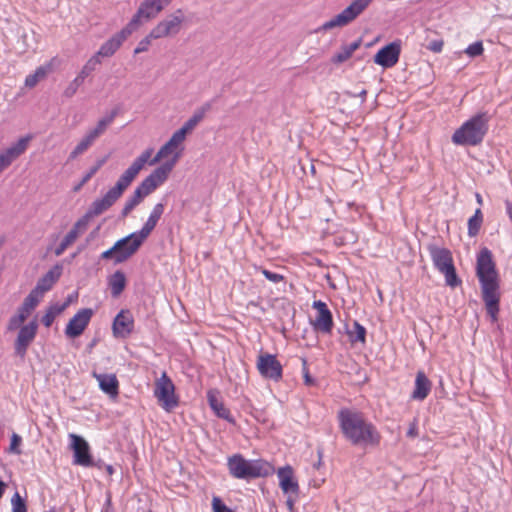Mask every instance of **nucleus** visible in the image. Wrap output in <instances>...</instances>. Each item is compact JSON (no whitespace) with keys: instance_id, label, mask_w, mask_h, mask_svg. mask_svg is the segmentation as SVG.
Instances as JSON below:
<instances>
[{"instance_id":"61","label":"nucleus","mask_w":512,"mask_h":512,"mask_svg":"<svg viewBox=\"0 0 512 512\" xmlns=\"http://www.w3.org/2000/svg\"><path fill=\"white\" fill-rule=\"evenodd\" d=\"M106 464H104V462L102 460H98V461H94L93 460V464L91 467H96L98 469H103L105 467Z\"/></svg>"},{"instance_id":"27","label":"nucleus","mask_w":512,"mask_h":512,"mask_svg":"<svg viewBox=\"0 0 512 512\" xmlns=\"http://www.w3.org/2000/svg\"><path fill=\"white\" fill-rule=\"evenodd\" d=\"M207 400L210 408L219 418H222L232 424L235 423V419L232 417L230 410L225 407L221 400H219L216 391H208Z\"/></svg>"},{"instance_id":"32","label":"nucleus","mask_w":512,"mask_h":512,"mask_svg":"<svg viewBox=\"0 0 512 512\" xmlns=\"http://www.w3.org/2000/svg\"><path fill=\"white\" fill-rule=\"evenodd\" d=\"M88 221L87 217H81L79 218L71 228V230L65 235L63 238V241H65L67 244L72 245L77 238L83 234L88 227Z\"/></svg>"},{"instance_id":"62","label":"nucleus","mask_w":512,"mask_h":512,"mask_svg":"<svg viewBox=\"0 0 512 512\" xmlns=\"http://www.w3.org/2000/svg\"><path fill=\"white\" fill-rule=\"evenodd\" d=\"M85 184H86V182H84V181L81 179V181H80L77 185H75V186H74L73 191H74V192H78V191H80V189H81Z\"/></svg>"},{"instance_id":"59","label":"nucleus","mask_w":512,"mask_h":512,"mask_svg":"<svg viewBox=\"0 0 512 512\" xmlns=\"http://www.w3.org/2000/svg\"><path fill=\"white\" fill-rule=\"evenodd\" d=\"M286 495H287L286 505L290 511H293L295 501L298 497H295L294 495H291V494H286Z\"/></svg>"},{"instance_id":"3","label":"nucleus","mask_w":512,"mask_h":512,"mask_svg":"<svg viewBox=\"0 0 512 512\" xmlns=\"http://www.w3.org/2000/svg\"><path fill=\"white\" fill-rule=\"evenodd\" d=\"M153 153L152 148L143 151L133 163L123 172L116 184L110 188L103 197L94 200L83 217H87V221L95 216H99L107 211L122 196L124 191L131 185L139 172L143 169L146 162Z\"/></svg>"},{"instance_id":"12","label":"nucleus","mask_w":512,"mask_h":512,"mask_svg":"<svg viewBox=\"0 0 512 512\" xmlns=\"http://www.w3.org/2000/svg\"><path fill=\"white\" fill-rule=\"evenodd\" d=\"M145 242L136 232H133L114 244H120V247L116 251V265L121 264L130 259Z\"/></svg>"},{"instance_id":"54","label":"nucleus","mask_w":512,"mask_h":512,"mask_svg":"<svg viewBox=\"0 0 512 512\" xmlns=\"http://www.w3.org/2000/svg\"><path fill=\"white\" fill-rule=\"evenodd\" d=\"M262 273L266 279H268L274 283H278L283 280V276L278 273H274V272L266 270V269H263Z\"/></svg>"},{"instance_id":"7","label":"nucleus","mask_w":512,"mask_h":512,"mask_svg":"<svg viewBox=\"0 0 512 512\" xmlns=\"http://www.w3.org/2000/svg\"><path fill=\"white\" fill-rule=\"evenodd\" d=\"M185 137L180 134L178 131H175L170 139L158 150L156 155L152 159H148L146 163L149 165H155L162 159L167 158L168 156L172 155V158L170 160L165 161L162 163L158 168H167V178L169 177L171 171L175 167L176 163L180 159L182 152H183V142L185 141Z\"/></svg>"},{"instance_id":"34","label":"nucleus","mask_w":512,"mask_h":512,"mask_svg":"<svg viewBox=\"0 0 512 512\" xmlns=\"http://www.w3.org/2000/svg\"><path fill=\"white\" fill-rule=\"evenodd\" d=\"M52 70V66L50 63L46 65L39 66L33 74H30L25 79V86L29 88H33L37 85V83L44 79L48 73Z\"/></svg>"},{"instance_id":"19","label":"nucleus","mask_w":512,"mask_h":512,"mask_svg":"<svg viewBox=\"0 0 512 512\" xmlns=\"http://www.w3.org/2000/svg\"><path fill=\"white\" fill-rule=\"evenodd\" d=\"M71 446L74 452L73 463L84 467H91L93 459L90 454V447L86 440L76 434L69 435Z\"/></svg>"},{"instance_id":"30","label":"nucleus","mask_w":512,"mask_h":512,"mask_svg":"<svg viewBox=\"0 0 512 512\" xmlns=\"http://www.w3.org/2000/svg\"><path fill=\"white\" fill-rule=\"evenodd\" d=\"M361 43L362 40L357 39L348 45L341 46L340 50L332 56L331 62L336 65L344 63L351 58L353 53L361 46Z\"/></svg>"},{"instance_id":"1","label":"nucleus","mask_w":512,"mask_h":512,"mask_svg":"<svg viewBox=\"0 0 512 512\" xmlns=\"http://www.w3.org/2000/svg\"><path fill=\"white\" fill-rule=\"evenodd\" d=\"M337 418L344 438L353 446L366 448L380 444L381 434L362 412L342 408L338 411Z\"/></svg>"},{"instance_id":"14","label":"nucleus","mask_w":512,"mask_h":512,"mask_svg":"<svg viewBox=\"0 0 512 512\" xmlns=\"http://www.w3.org/2000/svg\"><path fill=\"white\" fill-rule=\"evenodd\" d=\"M159 14L157 7L152 3V0H143L136 13L127 23V26L132 32H135L143 23L155 19Z\"/></svg>"},{"instance_id":"16","label":"nucleus","mask_w":512,"mask_h":512,"mask_svg":"<svg viewBox=\"0 0 512 512\" xmlns=\"http://www.w3.org/2000/svg\"><path fill=\"white\" fill-rule=\"evenodd\" d=\"M401 54V41H393L382 47L374 56V62L383 68L395 66Z\"/></svg>"},{"instance_id":"43","label":"nucleus","mask_w":512,"mask_h":512,"mask_svg":"<svg viewBox=\"0 0 512 512\" xmlns=\"http://www.w3.org/2000/svg\"><path fill=\"white\" fill-rule=\"evenodd\" d=\"M84 81L76 76L64 89L63 97L70 99L72 98L78 91L79 87L82 86Z\"/></svg>"},{"instance_id":"46","label":"nucleus","mask_w":512,"mask_h":512,"mask_svg":"<svg viewBox=\"0 0 512 512\" xmlns=\"http://www.w3.org/2000/svg\"><path fill=\"white\" fill-rule=\"evenodd\" d=\"M107 157L99 159L96 161L95 165H93L82 177L84 182H88L98 171L99 169L106 163Z\"/></svg>"},{"instance_id":"39","label":"nucleus","mask_w":512,"mask_h":512,"mask_svg":"<svg viewBox=\"0 0 512 512\" xmlns=\"http://www.w3.org/2000/svg\"><path fill=\"white\" fill-rule=\"evenodd\" d=\"M117 115V111L113 110L109 115L101 118L96 126L91 129L92 133L99 138L108 128V126L114 121Z\"/></svg>"},{"instance_id":"2","label":"nucleus","mask_w":512,"mask_h":512,"mask_svg":"<svg viewBox=\"0 0 512 512\" xmlns=\"http://www.w3.org/2000/svg\"><path fill=\"white\" fill-rule=\"evenodd\" d=\"M476 275L488 315L496 321L500 310V284L492 252L483 247L477 255Z\"/></svg>"},{"instance_id":"63","label":"nucleus","mask_w":512,"mask_h":512,"mask_svg":"<svg viewBox=\"0 0 512 512\" xmlns=\"http://www.w3.org/2000/svg\"><path fill=\"white\" fill-rule=\"evenodd\" d=\"M304 379H305V383L307 385H311L313 384V379L310 377V375L308 374V372L305 373V376H304Z\"/></svg>"},{"instance_id":"15","label":"nucleus","mask_w":512,"mask_h":512,"mask_svg":"<svg viewBox=\"0 0 512 512\" xmlns=\"http://www.w3.org/2000/svg\"><path fill=\"white\" fill-rule=\"evenodd\" d=\"M132 33L133 32L126 25L119 32L115 33L112 37L105 41L100 46L99 50L94 54V56H97V59H100V57H112Z\"/></svg>"},{"instance_id":"52","label":"nucleus","mask_w":512,"mask_h":512,"mask_svg":"<svg viewBox=\"0 0 512 512\" xmlns=\"http://www.w3.org/2000/svg\"><path fill=\"white\" fill-rule=\"evenodd\" d=\"M120 247V244H114L110 249L104 251L102 254H101V259H104V260H113L114 264H116V251L118 250V248Z\"/></svg>"},{"instance_id":"58","label":"nucleus","mask_w":512,"mask_h":512,"mask_svg":"<svg viewBox=\"0 0 512 512\" xmlns=\"http://www.w3.org/2000/svg\"><path fill=\"white\" fill-rule=\"evenodd\" d=\"M70 245L67 244L65 241H61V243L56 247L55 249V255L60 256L64 253V251L69 247Z\"/></svg>"},{"instance_id":"48","label":"nucleus","mask_w":512,"mask_h":512,"mask_svg":"<svg viewBox=\"0 0 512 512\" xmlns=\"http://www.w3.org/2000/svg\"><path fill=\"white\" fill-rule=\"evenodd\" d=\"M483 51V45L480 41L470 44L465 50V52L471 57L479 56L483 53Z\"/></svg>"},{"instance_id":"24","label":"nucleus","mask_w":512,"mask_h":512,"mask_svg":"<svg viewBox=\"0 0 512 512\" xmlns=\"http://www.w3.org/2000/svg\"><path fill=\"white\" fill-rule=\"evenodd\" d=\"M63 268L61 265H54L47 273H45L39 280L37 281L36 286L33 288L35 293L37 292L42 297L43 295L50 291L55 283L59 280L62 275Z\"/></svg>"},{"instance_id":"31","label":"nucleus","mask_w":512,"mask_h":512,"mask_svg":"<svg viewBox=\"0 0 512 512\" xmlns=\"http://www.w3.org/2000/svg\"><path fill=\"white\" fill-rule=\"evenodd\" d=\"M108 285L113 297H118L126 286V277L122 271H115L108 279Z\"/></svg>"},{"instance_id":"50","label":"nucleus","mask_w":512,"mask_h":512,"mask_svg":"<svg viewBox=\"0 0 512 512\" xmlns=\"http://www.w3.org/2000/svg\"><path fill=\"white\" fill-rule=\"evenodd\" d=\"M212 509L214 512H232V510L227 507L219 497H213L212 499Z\"/></svg>"},{"instance_id":"38","label":"nucleus","mask_w":512,"mask_h":512,"mask_svg":"<svg viewBox=\"0 0 512 512\" xmlns=\"http://www.w3.org/2000/svg\"><path fill=\"white\" fill-rule=\"evenodd\" d=\"M117 115V111L113 110L109 115L101 118L96 126L91 129L92 133L99 138L108 128V126L114 121Z\"/></svg>"},{"instance_id":"47","label":"nucleus","mask_w":512,"mask_h":512,"mask_svg":"<svg viewBox=\"0 0 512 512\" xmlns=\"http://www.w3.org/2000/svg\"><path fill=\"white\" fill-rule=\"evenodd\" d=\"M155 40L154 37H151V31L147 36H145L140 42L138 43L137 47L134 49V54H140L142 52H146L149 49V46L151 45V41Z\"/></svg>"},{"instance_id":"57","label":"nucleus","mask_w":512,"mask_h":512,"mask_svg":"<svg viewBox=\"0 0 512 512\" xmlns=\"http://www.w3.org/2000/svg\"><path fill=\"white\" fill-rule=\"evenodd\" d=\"M32 311H30L27 307L23 306L22 304L19 306L17 310V316H21L23 320H26L28 316L31 314Z\"/></svg>"},{"instance_id":"9","label":"nucleus","mask_w":512,"mask_h":512,"mask_svg":"<svg viewBox=\"0 0 512 512\" xmlns=\"http://www.w3.org/2000/svg\"><path fill=\"white\" fill-rule=\"evenodd\" d=\"M185 20L182 9H177L174 13L169 14L164 19L159 21L151 29V37L154 39H161L176 36L182 28Z\"/></svg>"},{"instance_id":"56","label":"nucleus","mask_w":512,"mask_h":512,"mask_svg":"<svg viewBox=\"0 0 512 512\" xmlns=\"http://www.w3.org/2000/svg\"><path fill=\"white\" fill-rule=\"evenodd\" d=\"M173 0H152V3L157 7L159 13H161L166 7H168Z\"/></svg>"},{"instance_id":"44","label":"nucleus","mask_w":512,"mask_h":512,"mask_svg":"<svg viewBox=\"0 0 512 512\" xmlns=\"http://www.w3.org/2000/svg\"><path fill=\"white\" fill-rule=\"evenodd\" d=\"M42 296L32 289L30 293L25 297L22 305L27 307L30 311H33L41 301Z\"/></svg>"},{"instance_id":"13","label":"nucleus","mask_w":512,"mask_h":512,"mask_svg":"<svg viewBox=\"0 0 512 512\" xmlns=\"http://www.w3.org/2000/svg\"><path fill=\"white\" fill-rule=\"evenodd\" d=\"M38 324L36 320H32L19 329L17 338L14 343V351L17 356L24 358L29 345L36 337Z\"/></svg>"},{"instance_id":"4","label":"nucleus","mask_w":512,"mask_h":512,"mask_svg":"<svg viewBox=\"0 0 512 512\" xmlns=\"http://www.w3.org/2000/svg\"><path fill=\"white\" fill-rule=\"evenodd\" d=\"M490 116L480 112L464 122L452 135V142L461 146L480 144L488 132Z\"/></svg>"},{"instance_id":"55","label":"nucleus","mask_w":512,"mask_h":512,"mask_svg":"<svg viewBox=\"0 0 512 512\" xmlns=\"http://www.w3.org/2000/svg\"><path fill=\"white\" fill-rule=\"evenodd\" d=\"M406 435L410 438H415L418 436V421L416 418L409 424Z\"/></svg>"},{"instance_id":"6","label":"nucleus","mask_w":512,"mask_h":512,"mask_svg":"<svg viewBox=\"0 0 512 512\" xmlns=\"http://www.w3.org/2000/svg\"><path fill=\"white\" fill-rule=\"evenodd\" d=\"M166 173L167 168H156L146 178H144L142 182L135 188L132 195L126 199L121 211V216L123 218L127 217L130 212L137 205H139L146 196L151 194L160 185H162L167 180Z\"/></svg>"},{"instance_id":"29","label":"nucleus","mask_w":512,"mask_h":512,"mask_svg":"<svg viewBox=\"0 0 512 512\" xmlns=\"http://www.w3.org/2000/svg\"><path fill=\"white\" fill-rule=\"evenodd\" d=\"M97 379L100 389L111 397H116L119 393V382L114 374L93 373Z\"/></svg>"},{"instance_id":"49","label":"nucleus","mask_w":512,"mask_h":512,"mask_svg":"<svg viewBox=\"0 0 512 512\" xmlns=\"http://www.w3.org/2000/svg\"><path fill=\"white\" fill-rule=\"evenodd\" d=\"M21 442H22L21 436H19L16 433H13L11 436V442H10V447H9L10 452L17 454V455L21 454V450L19 449V445L21 444Z\"/></svg>"},{"instance_id":"25","label":"nucleus","mask_w":512,"mask_h":512,"mask_svg":"<svg viewBox=\"0 0 512 512\" xmlns=\"http://www.w3.org/2000/svg\"><path fill=\"white\" fill-rule=\"evenodd\" d=\"M163 213H164V204L157 203L153 207L147 221L144 223L142 228L139 231H137L136 233L141 238L146 240L149 237V235L152 233V231L155 229V227L157 226V223L160 220V218L162 217Z\"/></svg>"},{"instance_id":"60","label":"nucleus","mask_w":512,"mask_h":512,"mask_svg":"<svg viewBox=\"0 0 512 512\" xmlns=\"http://www.w3.org/2000/svg\"><path fill=\"white\" fill-rule=\"evenodd\" d=\"M506 212L509 216L510 221L512 222V203L509 201H506Z\"/></svg>"},{"instance_id":"10","label":"nucleus","mask_w":512,"mask_h":512,"mask_svg":"<svg viewBox=\"0 0 512 512\" xmlns=\"http://www.w3.org/2000/svg\"><path fill=\"white\" fill-rule=\"evenodd\" d=\"M154 395L166 411H171L178 406V399L175 395V386L166 372L155 383Z\"/></svg>"},{"instance_id":"35","label":"nucleus","mask_w":512,"mask_h":512,"mask_svg":"<svg viewBox=\"0 0 512 512\" xmlns=\"http://www.w3.org/2000/svg\"><path fill=\"white\" fill-rule=\"evenodd\" d=\"M68 307V302L63 304H53L48 307L41 321L45 327H50L57 315L62 313Z\"/></svg>"},{"instance_id":"18","label":"nucleus","mask_w":512,"mask_h":512,"mask_svg":"<svg viewBox=\"0 0 512 512\" xmlns=\"http://www.w3.org/2000/svg\"><path fill=\"white\" fill-rule=\"evenodd\" d=\"M31 136L27 135L18 139L10 147L0 153V173L8 168L27 149Z\"/></svg>"},{"instance_id":"64","label":"nucleus","mask_w":512,"mask_h":512,"mask_svg":"<svg viewBox=\"0 0 512 512\" xmlns=\"http://www.w3.org/2000/svg\"><path fill=\"white\" fill-rule=\"evenodd\" d=\"M104 469L106 470L107 474L108 475H113L114 473V468L112 465H105Z\"/></svg>"},{"instance_id":"5","label":"nucleus","mask_w":512,"mask_h":512,"mask_svg":"<svg viewBox=\"0 0 512 512\" xmlns=\"http://www.w3.org/2000/svg\"><path fill=\"white\" fill-rule=\"evenodd\" d=\"M227 467L232 477L250 480L267 477L273 471L270 464L262 460H247L241 454H234L227 460Z\"/></svg>"},{"instance_id":"37","label":"nucleus","mask_w":512,"mask_h":512,"mask_svg":"<svg viewBox=\"0 0 512 512\" xmlns=\"http://www.w3.org/2000/svg\"><path fill=\"white\" fill-rule=\"evenodd\" d=\"M117 115V111L113 110L109 115L101 118L96 126L91 129L92 133L99 138L108 128V126L114 121Z\"/></svg>"},{"instance_id":"17","label":"nucleus","mask_w":512,"mask_h":512,"mask_svg":"<svg viewBox=\"0 0 512 512\" xmlns=\"http://www.w3.org/2000/svg\"><path fill=\"white\" fill-rule=\"evenodd\" d=\"M93 316V310L91 308L80 309L68 322L65 328V335L68 338L79 337Z\"/></svg>"},{"instance_id":"36","label":"nucleus","mask_w":512,"mask_h":512,"mask_svg":"<svg viewBox=\"0 0 512 512\" xmlns=\"http://www.w3.org/2000/svg\"><path fill=\"white\" fill-rule=\"evenodd\" d=\"M483 222V214L480 208L476 209L474 215L468 220V235L475 237L481 228Z\"/></svg>"},{"instance_id":"26","label":"nucleus","mask_w":512,"mask_h":512,"mask_svg":"<svg viewBox=\"0 0 512 512\" xmlns=\"http://www.w3.org/2000/svg\"><path fill=\"white\" fill-rule=\"evenodd\" d=\"M211 109V102L204 103L194 111L193 115L177 131L186 138L187 133L191 132L198 125V123L204 119L206 113Z\"/></svg>"},{"instance_id":"21","label":"nucleus","mask_w":512,"mask_h":512,"mask_svg":"<svg viewBox=\"0 0 512 512\" xmlns=\"http://www.w3.org/2000/svg\"><path fill=\"white\" fill-rule=\"evenodd\" d=\"M277 477L279 480V486L284 494H291L295 497L299 496V484L291 466L287 465L279 468L277 471Z\"/></svg>"},{"instance_id":"28","label":"nucleus","mask_w":512,"mask_h":512,"mask_svg":"<svg viewBox=\"0 0 512 512\" xmlns=\"http://www.w3.org/2000/svg\"><path fill=\"white\" fill-rule=\"evenodd\" d=\"M432 387L431 381L423 371H418L415 379V387L412 392L411 398L414 400L422 401L430 393Z\"/></svg>"},{"instance_id":"22","label":"nucleus","mask_w":512,"mask_h":512,"mask_svg":"<svg viewBox=\"0 0 512 512\" xmlns=\"http://www.w3.org/2000/svg\"><path fill=\"white\" fill-rule=\"evenodd\" d=\"M134 321L129 311L121 310L113 320L112 331L116 338H127L133 331Z\"/></svg>"},{"instance_id":"53","label":"nucleus","mask_w":512,"mask_h":512,"mask_svg":"<svg viewBox=\"0 0 512 512\" xmlns=\"http://www.w3.org/2000/svg\"><path fill=\"white\" fill-rule=\"evenodd\" d=\"M444 41L442 39H436L431 41L427 49L434 52V53H440L443 49Z\"/></svg>"},{"instance_id":"51","label":"nucleus","mask_w":512,"mask_h":512,"mask_svg":"<svg viewBox=\"0 0 512 512\" xmlns=\"http://www.w3.org/2000/svg\"><path fill=\"white\" fill-rule=\"evenodd\" d=\"M24 321L25 320H23V318L21 316H17V315L12 316L8 321V325H7L8 331H14L18 328H21L22 327L21 325Z\"/></svg>"},{"instance_id":"40","label":"nucleus","mask_w":512,"mask_h":512,"mask_svg":"<svg viewBox=\"0 0 512 512\" xmlns=\"http://www.w3.org/2000/svg\"><path fill=\"white\" fill-rule=\"evenodd\" d=\"M348 335L350 341L352 343L361 342L365 343L366 341V328L361 325L358 321L353 322V328L348 331Z\"/></svg>"},{"instance_id":"42","label":"nucleus","mask_w":512,"mask_h":512,"mask_svg":"<svg viewBox=\"0 0 512 512\" xmlns=\"http://www.w3.org/2000/svg\"><path fill=\"white\" fill-rule=\"evenodd\" d=\"M440 273L444 274L445 276V282H446V285L447 286H450L452 288H455L459 285H461L462 281L461 279L458 277L457 273H456V269H455V266L452 265L450 266L449 268L441 271Z\"/></svg>"},{"instance_id":"11","label":"nucleus","mask_w":512,"mask_h":512,"mask_svg":"<svg viewBox=\"0 0 512 512\" xmlns=\"http://www.w3.org/2000/svg\"><path fill=\"white\" fill-rule=\"evenodd\" d=\"M256 366L263 378L276 382L282 379L283 368L275 355L269 353H261L258 356Z\"/></svg>"},{"instance_id":"8","label":"nucleus","mask_w":512,"mask_h":512,"mask_svg":"<svg viewBox=\"0 0 512 512\" xmlns=\"http://www.w3.org/2000/svg\"><path fill=\"white\" fill-rule=\"evenodd\" d=\"M373 0H353L341 13L323 23L315 32L328 31L336 27H344L355 20Z\"/></svg>"},{"instance_id":"45","label":"nucleus","mask_w":512,"mask_h":512,"mask_svg":"<svg viewBox=\"0 0 512 512\" xmlns=\"http://www.w3.org/2000/svg\"><path fill=\"white\" fill-rule=\"evenodd\" d=\"M12 512H27L25 500L18 492H15L11 498Z\"/></svg>"},{"instance_id":"33","label":"nucleus","mask_w":512,"mask_h":512,"mask_svg":"<svg viewBox=\"0 0 512 512\" xmlns=\"http://www.w3.org/2000/svg\"><path fill=\"white\" fill-rule=\"evenodd\" d=\"M96 139L97 137L91 130H89L70 153L69 160H74L79 155L83 154L96 141Z\"/></svg>"},{"instance_id":"41","label":"nucleus","mask_w":512,"mask_h":512,"mask_svg":"<svg viewBox=\"0 0 512 512\" xmlns=\"http://www.w3.org/2000/svg\"><path fill=\"white\" fill-rule=\"evenodd\" d=\"M101 64V60L97 59V56H91L87 62L83 65L80 72L78 73V77L81 78L83 81L92 73L94 72L97 67Z\"/></svg>"},{"instance_id":"23","label":"nucleus","mask_w":512,"mask_h":512,"mask_svg":"<svg viewBox=\"0 0 512 512\" xmlns=\"http://www.w3.org/2000/svg\"><path fill=\"white\" fill-rule=\"evenodd\" d=\"M435 268L441 272L454 265L452 253L449 249L430 244L427 247Z\"/></svg>"},{"instance_id":"20","label":"nucleus","mask_w":512,"mask_h":512,"mask_svg":"<svg viewBox=\"0 0 512 512\" xmlns=\"http://www.w3.org/2000/svg\"><path fill=\"white\" fill-rule=\"evenodd\" d=\"M312 307L317 310V316L313 322L314 329L326 334L331 333L334 322L332 313L327 304L321 300H317L313 302Z\"/></svg>"}]
</instances>
